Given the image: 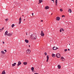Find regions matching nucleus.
<instances>
[{
  "mask_svg": "<svg viewBox=\"0 0 74 74\" xmlns=\"http://www.w3.org/2000/svg\"><path fill=\"white\" fill-rule=\"evenodd\" d=\"M26 52L27 54H30V52H31V51H30V49H28L27 50Z\"/></svg>",
  "mask_w": 74,
  "mask_h": 74,
  "instance_id": "20e7f679",
  "label": "nucleus"
},
{
  "mask_svg": "<svg viewBox=\"0 0 74 74\" xmlns=\"http://www.w3.org/2000/svg\"><path fill=\"white\" fill-rule=\"evenodd\" d=\"M26 34V35H27V32Z\"/></svg>",
  "mask_w": 74,
  "mask_h": 74,
  "instance_id": "79ce46f5",
  "label": "nucleus"
},
{
  "mask_svg": "<svg viewBox=\"0 0 74 74\" xmlns=\"http://www.w3.org/2000/svg\"><path fill=\"white\" fill-rule=\"evenodd\" d=\"M31 70L32 72H34V67H32L31 68Z\"/></svg>",
  "mask_w": 74,
  "mask_h": 74,
  "instance_id": "2eb2a0df",
  "label": "nucleus"
},
{
  "mask_svg": "<svg viewBox=\"0 0 74 74\" xmlns=\"http://www.w3.org/2000/svg\"><path fill=\"white\" fill-rule=\"evenodd\" d=\"M49 8V7L48 6H45V10H48Z\"/></svg>",
  "mask_w": 74,
  "mask_h": 74,
  "instance_id": "6e6552de",
  "label": "nucleus"
},
{
  "mask_svg": "<svg viewBox=\"0 0 74 74\" xmlns=\"http://www.w3.org/2000/svg\"><path fill=\"white\" fill-rule=\"evenodd\" d=\"M47 60L46 61L47 62H48V60H49V56H47Z\"/></svg>",
  "mask_w": 74,
  "mask_h": 74,
  "instance_id": "9b49d317",
  "label": "nucleus"
},
{
  "mask_svg": "<svg viewBox=\"0 0 74 74\" xmlns=\"http://www.w3.org/2000/svg\"><path fill=\"white\" fill-rule=\"evenodd\" d=\"M61 59L62 60V61H64V60H65L64 58L62 57H61Z\"/></svg>",
  "mask_w": 74,
  "mask_h": 74,
  "instance_id": "1a4fd4ad",
  "label": "nucleus"
},
{
  "mask_svg": "<svg viewBox=\"0 0 74 74\" xmlns=\"http://www.w3.org/2000/svg\"><path fill=\"white\" fill-rule=\"evenodd\" d=\"M52 14H53L52 13H51V15H52Z\"/></svg>",
  "mask_w": 74,
  "mask_h": 74,
  "instance_id": "a18cd8bd",
  "label": "nucleus"
},
{
  "mask_svg": "<svg viewBox=\"0 0 74 74\" xmlns=\"http://www.w3.org/2000/svg\"><path fill=\"white\" fill-rule=\"evenodd\" d=\"M23 16H24L23 15H22Z\"/></svg>",
  "mask_w": 74,
  "mask_h": 74,
  "instance_id": "c03bdc74",
  "label": "nucleus"
},
{
  "mask_svg": "<svg viewBox=\"0 0 74 74\" xmlns=\"http://www.w3.org/2000/svg\"><path fill=\"white\" fill-rule=\"evenodd\" d=\"M4 51H5V52H7V50H4Z\"/></svg>",
  "mask_w": 74,
  "mask_h": 74,
  "instance_id": "72a5a7b5",
  "label": "nucleus"
},
{
  "mask_svg": "<svg viewBox=\"0 0 74 74\" xmlns=\"http://www.w3.org/2000/svg\"><path fill=\"white\" fill-rule=\"evenodd\" d=\"M64 51V52H66V51H67V49H65Z\"/></svg>",
  "mask_w": 74,
  "mask_h": 74,
  "instance_id": "bb28decb",
  "label": "nucleus"
},
{
  "mask_svg": "<svg viewBox=\"0 0 74 74\" xmlns=\"http://www.w3.org/2000/svg\"><path fill=\"white\" fill-rule=\"evenodd\" d=\"M18 66H18H19V65H18V66Z\"/></svg>",
  "mask_w": 74,
  "mask_h": 74,
  "instance_id": "de8ad7c7",
  "label": "nucleus"
},
{
  "mask_svg": "<svg viewBox=\"0 0 74 74\" xmlns=\"http://www.w3.org/2000/svg\"><path fill=\"white\" fill-rule=\"evenodd\" d=\"M29 47H30V45H29Z\"/></svg>",
  "mask_w": 74,
  "mask_h": 74,
  "instance_id": "ea45409f",
  "label": "nucleus"
},
{
  "mask_svg": "<svg viewBox=\"0 0 74 74\" xmlns=\"http://www.w3.org/2000/svg\"><path fill=\"white\" fill-rule=\"evenodd\" d=\"M64 29L63 28H61L60 30V32H62V31H64Z\"/></svg>",
  "mask_w": 74,
  "mask_h": 74,
  "instance_id": "ddd939ff",
  "label": "nucleus"
},
{
  "mask_svg": "<svg viewBox=\"0 0 74 74\" xmlns=\"http://www.w3.org/2000/svg\"><path fill=\"white\" fill-rule=\"evenodd\" d=\"M41 22H43V20H42L41 21Z\"/></svg>",
  "mask_w": 74,
  "mask_h": 74,
  "instance_id": "a19ab883",
  "label": "nucleus"
},
{
  "mask_svg": "<svg viewBox=\"0 0 74 74\" xmlns=\"http://www.w3.org/2000/svg\"><path fill=\"white\" fill-rule=\"evenodd\" d=\"M58 2V0H56L55 2Z\"/></svg>",
  "mask_w": 74,
  "mask_h": 74,
  "instance_id": "c9c22d12",
  "label": "nucleus"
},
{
  "mask_svg": "<svg viewBox=\"0 0 74 74\" xmlns=\"http://www.w3.org/2000/svg\"><path fill=\"white\" fill-rule=\"evenodd\" d=\"M68 11H69V12H70V13H71V11H72L71 10V9H69V10H68Z\"/></svg>",
  "mask_w": 74,
  "mask_h": 74,
  "instance_id": "aec40b11",
  "label": "nucleus"
},
{
  "mask_svg": "<svg viewBox=\"0 0 74 74\" xmlns=\"http://www.w3.org/2000/svg\"><path fill=\"white\" fill-rule=\"evenodd\" d=\"M68 51H70V49H68Z\"/></svg>",
  "mask_w": 74,
  "mask_h": 74,
  "instance_id": "37998d69",
  "label": "nucleus"
},
{
  "mask_svg": "<svg viewBox=\"0 0 74 74\" xmlns=\"http://www.w3.org/2000/svg\"><path fill=\"white\" fill-rule=\"evenodd\" d=\"M52 57H53V58H55V56H56V55H55V54L53 53H52Z\"/></svg>",
  "mask_w": 74,
  "mask_h": 74,
  "instance_id": "4468645a",
  "label": "nucleus"
},
{
  "mask_svg": "<svg viewBox=\"0 0 74 74\" xmlns=\"http://www.w3.org/2000/svg\"><path fill=\"white\" fill-rule=\"evenodd\" d=\"M56 3V5H57V4H58V2H55Z\"/></svg>",
  "mask_w": 74,
  "mask_h": 74,
  "instance_id": "c756f323",
  "label": "nucleus"
},
{
  "mask_svg": "<svg viewBox=\"0 0 74 74\" xmlns=\"http://www.w3.org/2000/svg\"><path fill=\"white\" fill-rule=\"evenodd\" d=\"M5 70H4L3 71L2 73V74H5Z\"/></svg>",
  "mask_w": 74,
  "mask_h": 74,
  "instance_id": "dca6fc26",
  "label": "nucleus"
},
{
  "mask_svg": "<svg viewBox=\"0 0 74 74\" xmlns=\"http://www.w3.org/2000/svg\"><path fill=\"white\" fill-rule=\"evenodd\" d=\"M24 21H25V19H24Z\"/></svg>",
  "mask_w": 74,
  "mask_h": 74,
  "instance_id": "49530a36",
  "label": "nucleus"
},
{
  "mask_svg": "<svg viewBox=\"0 0 74 74\" xmlns=\"http://www.w3.org/2000/svg\"><path fill=\"white\" fill-rule=\"evenodd\" d=\"M56 50H57V49H59V48H58L57 47H56Z\"/></svg>",
  "mask_w": 74,
  "mask_h": 74,
  "instance_id": "7c9ffc66",
  "label": "nucleus"
},
{
  "mask_svg": "<svg viewBox=\"0 0 74 74\" xmlns=\"http://www.w3.org/2000/svg\"><path fill=\"white\" fill-rule=\"evenodd\" d=\"M25 41L26 43H28L29 42V40H27L25 39Z\"/></svg>",
  "mask_w": 74,
  "mask_h": 74,
  "instance_id": "f3484780",
  "label": "nucleus"
},
{
  "mask_svg": "<svg viewBox=\"0 0 74 74\" xmlns=\"http://www.w3.org/2000/svg\"><path fill=\"white\" fill-rule=\"evenodd\" d=\"M19 21L18 22V24H19V25H20V24L21 23V22L22 21V18H21V17H20V18L19 19Z\"/></svg>",
  "mask_w": 74,
  "mask_h": 74,
  "instance_id": "39448f33",
  "label": "nucleus"
},
{
  "mask_svg": "<svg viewBox=\"0 0 74 74\" xmlns=\"http://www.w3.org/2000/svg\"><path fill=\"white\" fill-rule=\"evenodd\" d=\"M69 45H70V44H69Z\"/></svg>",
  "mask_w": 74,
  "mask_h": 74,
  "instance_id": "09e8293b",
  "label": "nucleus"
},
{
  "mask_svg": "<svg viewBox=\"0 0 74 74\" xmlns=\"http://www.w3.org/2000/svg\"><path fill=\"white\" fill-rule=\"evenodd\" d=\"M5 36H6V35H8V36H11L12 34V33L11 34H8V31H7L4 34Z\"/></svg>",
  "mask_w": 74,
  "mask_h": 74,
  "instance_id": "f03ea898",
  "label": "nucleus"
},
{
  "mask_svg": "<svg viewBox=\"0 0 74 74\" xmlns=\"http://www.w3.org/2000/svg\"><path fill=\"white\" fill-rule=\"evenodd\" d=\"M64 15H62V18H63V17H64Z\"/></svg>",
  "mask_w": 74,
  "mask_h": 74,
  "instance_id": "2f4dec72",
  "label": "nucleus"
},
{
  "mask_svg": "<svg viewBox=\"0 0 74 74\" xmlns=\"http://www.w3.org/2000/svg\"><path fill=\"white\" fill-rule=\"evenodd\" d=\"M5 20L6 22H7V21H8V18H7L6 19H5Z\"/></svg>",
  "mask_w": 74,
  "mask_h": 74,
  "instance_id": "393cba45",
  "label": "nucleus"
},
{
  "mask_svg": "<svg viewBox=\"0 0 74 74\" xmlns=\"http://www.w3.org/2000/svg\"><path fill=\"white\" fill-rule=\"evenodd\" d=\"M39 3H38V4H39V3H42V2H43V0H39Z\"/></svg>",
  "mask_w": 74,
  "mask_h": 74,
  "instance_id": "9d476101",
  "label": "nucleus"
},
{
  "mask_svg": "<svg viewBox=\"0 0 74 74\" xmlns=\"http://www.w3.org/2000/svg\"><path fill=\"white\" fill-rule=\"evenodd\" d=\"M60 17H59V16H57L56 18V21H59V20H60Z\"/></svg>",
  "mask_w": 74,
  "mask_h": 74,
  "instance_id": "0eeeda50",
  "label": "nucleus"
},
{
  "mask_svg": "<svg viewBox=\"0 0 74 74\" xmlns=\"http://www.w3.org/2000/svg\"><path fill=\"white\" fill-rule=\"evenodd\" d=\"M23 64L24 65H27V62H24L23 63Z\"/></svg>",
  "mask_w": 74,
  "mask_h": 74,
  "instance_id": "6ab92c4d",
  "label": "nucleus"
},
{
  "mask_svg": "<svg viewBox=\"0 0 74 74\" xmlns=\"http://www.w3.org/2000/svg\"><path fill=\"white\" fill-rule=\"evenodd\" d=\"M1 29L2 30H4V27H3Z\"/></svg>",
  "mask_w": 74,
  "mask_h": 74,
  "instance_id": "473e14b6",
  "label": "nucleus"
},
{
  "mask_svg": "<svg viewBox=\"0 0 74 74\" xmlns=\"http://www.w3.org/2000/svg\"><path fill=\"white\" fill-rule=\"evenodd\" d=\"M60 11L62 12V11H63V10L61 8L60 9Z\"/></svg>",
  "mask_w": 74,
  "mask_h": 74,
  "instance_id": "b1692460",
  "label": "nucleus"
},
{
  "mask_svg": "<svg viewBox=\"0 0 74 74\" xmlns=\"http://www.w3.org/2000/svg\"><path fill=\"white\" fill-rule=\"evenodd\" d=\"M40 35H41L42 36V37H44V34L43 32V31H41Z\"/></svg>",
  "mask_w": 74,
  "mask_h": 74,
  "instance_id": "423d86ee",
  "label": "nucleus"
},
{
  "mask_svg": "<svg viewBox=\"0 0 74 74\" xmlns=\"http://www.w3.org/2000/svg\"><path fill=\"white\" fill-rule=\"evenodd\" d=\"M58 69H60V68H61V66H60V65H58Z\"/></svg>",
  "mask_w": 74,
  "mask_h": 74,
  "instance_id": "f8f14e48",
  "label": "nucleus"
},
{
  "mask_svg": "<svg viewBox=\"0 0 74 74\" xmlns=\"http://www.w3.org/2000/svg\"><path fill=\"white\" fill-rule=\"evenodd\" d=\"M51 1H53V3H55V1H54V0H51Z\"/></svg>",
  "mask_w": 74,
  "mask_h": 74,
  "instance_id": "f704fd0d",
  "label": "nucleus"
},
{
  "mask_svg": "<svg viewBox=\"0 0 74 74\" xmlns=\"http://www.w3.org/2000/svg\"><path fill=\"white\" fill-rule=\"evenodd\" d=\"M3 31V30H2V29H0V32H2Z\"/></svg>",
  "mask_w": 74,
  "mask_h": 74,
  "instance_id": "c85d7f7f",
  "label": "nucleus"
},
{
  "mask_svg": "<svg viewBox=\"0 0 74 74\" xmlns=\"http://www.w3.org/2000/svg\"><path fill=\"white\" fill-rule=\"evenodd\" d=\"M12 27V28H13V27H14V26H15V24H13L11 26Z\"/></svg>",
  "mask_w": 74,
  "mask_h": 74,
  "instance_id": "4be33fe9",
  "label": "nucleus"
},
{
  "mask_svg": "<svg viewBox=\"0 0 74 74\" xmlns=\"http://www.w3.org/2000/svg\"><path fill=\"white\" fill-rule=\"evenodd\" d=\"M56 57L57 58H60V54L59 53H57L56 55Z\"/></svg>",
  "mask_w": 74,
  "mask_h": 74,
  "instance_id": "7ed1b4c3",
  "label": "nucleus"
},
{
  "mask_svg": "<svg viewBox=\"0 0 74 74\" xmlns=\"http://www.w3.org/2000/svg\"><path fill=\"white\" fill-rule=\"evenodd\" d=\"M53 50H56V47H53Z\"/></svg>",
  "mask_w": 74,
  "mask_h": 74,
  "instance_id": "412c9836",
  "label": "nucleus"
},
{
  "mask_svg": "<svg viewBox=\"0 0 74 74\" xmlns=\"http://www.w3.org/2000/svg\"><path fill=\"white\" fill-rule=\"evenodd\" d=\"M16 63H14L13 64H12V65H16Z\"/></svg>",
  "mask_w": 74,
  "mask_h": 74,
  "instance_id": "a878e982",
  "label": "nucleus"
},
{
  "mask_svg": "<svg viewBox=\"0 0 74 74\" xmlns=\"http://www.w3.org/2000/svg\"><path fill=\"white\" fill-rule=\"evenodd\" d=\"M21 61H19L18 62V64H17V65H21Z\"/></svg>",
  "mask_w": 74,
  "mask_h": 74,
  "instance_id": "a211bd4d",
  "label": "nucleus"
},
{
  "mask_svg": "<svg viewBox=\"0 0 74 74\" xmlns=\"http://www.w3.org/2000/svg\"><path fill=\"white\" fill-rule=\"evenodd\" d=\"M1 53H3V54H5V53H4V51H2L1 52Z\"/></svg>",
  "mask_w": 74,
  "mask_h": 74,
  "instance_id": "5701e85b",
  "label": "nucleus"
},
{
  "mask_svg": "<svg viewBox=\"0 0 74 74\" xmlns=\"http://www.w3.org/2000/svg\"><path fill=\"white\" fill-rule=\"evenodd\" d=\"M3 44H4V42L3 41Z\"/></svg>",
  "mask_w": 74,
  "mask_h": 74,
  "instance_id": "4c0bfd02",
  "label": "nucleus"
},
{
  "mask_svg": "<svg viewBox=\"0 0 74 74\" xmlns=\"http://www.w3.org/2000/svg\"><path fill=\"white\" fill-rule=\"evenodd\" d=\"M32 16H33V15L34 14L33 13H32Z\"/></svg>",
  "mask_w": 74,
  "mask_h": 74,
  "instance_id": "58836bf2",
  "label": "nucleus"
},
{
  "mask_svg": "<svg viewBox=\"0 0 74 74\" xmlns=\"http://www.w3.org/2000/svg\"><path fill=\"white\" fill-rule=\"evenodd\" d=\"M45 55H46V56H47V53H46V52H45Z\"/></svg>",
  "mask_w": 74,
  "mask_h": 74,
  "instance_id": "cd10ccee",
  "label": "nucleus"
},
{
  "mask_svg": "<svg viewBox=\"0 0 74 74\" xmlns=\"http://www.w3.org/2000/svg\"><path fill=\"white\" fill-rule=\"evenodd\" d=\"M15 66V65H12V67H14V66Z\"/></svg>",
  "mask_w": 74,
  "mask_h": 74,
  "instance_id": "e433bc0d",
  "label": "nucleus"
},
{
  "mask_svg": "<svg viewBox=\"0 0 74 74\" xmlns=\"http://www.w3.org/2000/svg\"><path fill=\"white\" fill-rule=\"evenodd\" d=\"M58 65H60V64H58Z\"/></svg>",
  "mask_w": 74,
  "mask_h": 74,
  "instance_id": "8fccbe9b",
  "label": "nucleus"
},
{
  "mask_svg": "<svg viewBox=\"0 0 74 74\" xmlns=\"http://www.w3.org/2000/svg\"><path fill=\"white\" fill-rule=\"evenodd\" d=\"M30 37L32 40H36L37 38V35L35 34H34L33 33L30 35Z\"/></svg>",
  "mask_w": 74,
  "mask_h": 74,
  "instance_id": "f257e3e1",
  "label": "nucleus"
}]
</instances>
